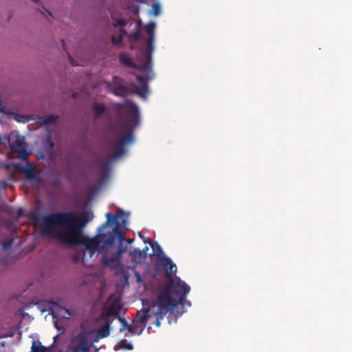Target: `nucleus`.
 <instances>
[{
  "instance_id": "obj_1",
  "label": "nucleus",
  "mask_w": 352,
  "mask_h": 352,
  "mask_svg": "<svg viewBox=\"0 0 352 352\" xmlns=\"http://www.w3.org/2000/svg\"><path fill=\"white\" fill-rule=\"evenodd\" d=\"M106 217L107 221L98 229V234L92 238L85 235L83 232L84 227L94 218L90 212H84L80 217L73 212L40 215L36 219V223L43 234L54 237L63 245L70 247L82 245L81 259L84 265H90L87 263L88 258H92L96 253L103 252V265L113 268L121 264L120 256L126 251L125 249L116 251L113 245L116 240L120 243L124 240L122 230L128 224V214L125 215L122 210L118 209L116 215L107 212Z\"/></svg>"
},
{
  "instance_id": "obj_2",
  "label": "nucleus",
  "mask_w": 352,
  "mask_h": 352,
  "mask_svg": "<svg viewBox=\"0 0 352 352\" xmlns=\"http://www.w3.org/2000/svg\"><path fill=\"white\" fill-rule=\"evenodd\" d=\"M155 23H150L146 25L144 32L147 38H142L143 45L141 47L140 54L138 57V69L143 74L142 76L136 75L137 82H131L130 87L124 85H118L114 89V94L118 96H124L129 92L137 94L141 98L146 99L148 93V81L151 78V57L154 51V34Z\"/></svg>"
},
{
  "instance_id": "obj_3",
  "label": "nucleus",
  "mask_w": 352,
  "mask_h": 352,
  "mask_svg": "<svg viewBox=\"0 0 352 352\" xmlns=\"http://www.w3.org/2000/svg\"><path fill=\"white\" fill-rule=\"evenodd\" d=\"M176 307V300L170 299L165 294H158L153 299L152 305L149 308H144L138 311L136 318L133 320L131 324L129 325L124 318L118 316V319L121 323L120 331L128 329L133 334L140 335L144 329V323L153 316L156 318V326L160 327V321L164 316L168 313L171 314Z\"/></svg>"
},
{
  "instance_id": "obj_4",
  "label": "nucleus",
  "mask_w": 352,
  "mask_h": 352,
  "mask_svg": "<svg viewBox=\"0 0 352 352\" xmlns=\"http://www.w3.org/2000/svg\"><path fill=\"white\" fill-rule=\"evenodd\" d=\"M118 107L123 108L126 115L120 126L119 140L112 146L113 156L111 160L122 157L125 153L124 147L133 142V131L139 124L140 120L137 104L126 101L124 104H118Z\"/></svg>"
},
{
  "instance_id": "obj_5",
  "label": "nucleus",
  "mask_w": 352,
  "mask_h": 352,
  "mask_svg": "<svg viewBox=\"0 0 352 352\" xmlns=\"http://www.w3.org/2000/svg\"><path fill=\"white\" fill-rule=\"evenodd\" d=\"M120 308L111 306L106 314L102 316L104 320V324L98 329H94L89 331H82L73 338L70 344L71 352H91L90 345L98 342L100 339L106 338L109 335L110 324L113 320L111 316L118 318Z\"/></svg>"
},
{
  "instance_id": "obj_6",
  "label": "nucleus",
  "mask_w": 352,
  "mask_h": 352,
  "mask_svg": "<svg viewBox=\"0 0 352 352\" xmlns=\"http://www.w3.org/2000/svg\"><path fill=\"white\" fill-rule=\"evenodd\" d=\"M190 287L179 278L176 277L171 280L169 288L164 290L160 294L167 295L170 299L177 300V305L179 302L182 303L186 296L189 293Z\"/></svg>"
},
{
  "instance_id": "obj_7",
  "label": "nucleus",
  "mask_w": 352,
  "mask_h": 352,
  "mask_svg": "<svg viewBox=\"0 0 352 352\" xmlns=\"http://www.w3.org/2000/svg\"><path fill=\"white\" fill-rule=\"evenodd\" d=\"M9 144L10 153L8 154L10 158L18 157L24 160L28 155L25 145L24 137L20 135L17 132H12L7 138Z\"/></svg>"
},
{
  "instance_id": "obj_8",
  "label": "nucleus",
  "mask_w": 352,
  "mask_h": 352,
  "mask_svg": "<svg viewBox=\"0 0 352 352\" xmlns=\"http://www.w3.org/2000/svg\"><path fill=\"white\" fill-rule=\"evenodd\" d=\"M50 313L53 316L55 327L58 331L63 332L64 329L58 326V318L65 319L69 318L72 316L71 312L68 309L60 306L58 302H52V307L50 308Z\"/></svg>"
},
{
  "instance_id": "obj_9",
  "label": "nucleus",
  "mask_w": 352,
  "mask_h": 352,
  "mask_svg": "<svg viewBox=\"0 0 352 352\" xmlns=\"http://www.w3.org/2000/svg\"><path fill=\"white\" fill-rule=\"evenodd\" d=\"M25 174L26 180L29 182L33 186L38 187L43 184V180L42 177L34 173L32 165L28 163L21 170Z\"/></svg>"
},
{
  "instance_id": "obj_10",
  "label": "nucleus",
  "mask_w": 352,
  "mask_h": 352,
  "mask_svg": "<svg viewBox=\"0 0 352 352\" xmlns=\"http://www.w3.org/2000/svg\"><path fill=\"white\" fill-rule=\"evenodd\" d=\"M160 264L164 266H168L169 268L166 270V276L170 278L173 274H175L177 272V267L173 263L172 260L167 257L166 255H163L161 258Z\"/></svg>"
},
{
  "instance_id": "obj_11",
  "label": "nucleus",
  "mask_w": 352,
  "mask_h": 352,
  "mask_svg": "<svg viewBox=\"0 0 352 352\" xmlns=\"http://www.w3.org/2000/svg\"><path fill=\"white\" fill-rule=\"evenodd\" d=\"M131 260L135 264L140 263L146 258V253L135 249L129 253Z\"/></svg>"
},
{
  "instance_id": "obj_12",
  "label": "nucleus",
  "mask_w": 352,
  "mask_h": 352,
  "mask_svg": "<svg viewBox=\"0 0 352 352\" xmlns=\"http://www.w3.org/2000/svg\"><path fill=\"white\" fill-rule=\"evenodd\" d=\"M151 246L153 249V254L159 256L161 259L162 256L164 254L160 245L157 242H153L151 243Z\"/></svg>"
},
{
  "instance_id": "obj_13",
  "label": "nucleus",
  "mask_w": 352,
  "mask_h": 352,
  "mask_svg": "<svg viewBox=\"0 0 352 352\" xmlns=\"http://www.w3.org/2000/svg\"><path fill=\"white\" fill-rule=\"evenodd\" d=\"M93 109L96 116H101L105 111L104 105L100 103H94Z\"/></svg>"
},
{
  "instance_id": "obj_14",
  "label": "nucleus",
  "mask_w": 352,
  "mask_h": 352,
  "mask_svg": "<svg viewBox=\"0 0 352 352\" xmlns=\"http://www.w3.org/2000/svg\"><path fill=\"white\" fill-rule=\"evenodd\" d=\"M126 34L123 29L120 30L119 36L117 38L116 36H112V42L116 45H119L122 41V36Z\"/></svg>"
},
{
  "instance_id": "obj_15",
  "label": "nucleus",
  "mask_w": 352,
  "mask_h": 352,
  "mask_svg": "<svg viewBox=\"0 0 352 352\" xmlns=\"http://www.w3.org/2000/svg\"><path fill=\"white\" fill-rule=\"evenodd\" d=\"M120 60L122 63L127 66H131L133 64V60L129 56L124 54H122L120 56Z\"/></svg>"
},
{
  "instance_id": "obj_16",
  "label": "nucleus",
  "mask_w": 352,
  "mask_h": 352,
  "mask_svg": "<svg viewBox=\"0 0 352 352\" xmlns=\"http://www.w3.org/2000/svg\"><path fill=\"white\" fill-rule=\"evenodd\" d=\"M161 13V6L159 3H155L153 6L152 10L150 14L157 16Z\"/></svg>"
},
{
  "instance_id": "obj_17",
  "label": "nucleus",
  "mask_w": 352,
  "mask_h": 352,
  "mask_svg": "<svg viewBox=\"0 0 352 352\" xmlns=\"http://www.w3.org/2000/svg\"><path fill=\"white\" fill-rule=\"evenodd\" d=\"M12 116L15 120H16L19 122H26L28 121V119L26 117L23 116L21 115L12 114Z\"/></svg>"
},
{
  "instance_id": "obj_18",
  "label": "nucleus",
  "mask_w": 352,
  "mask_h": 352,
  "mask_svg": "<svg viewBox=\"0 0 352 352\" xmlns=\"http://www.w3.org/2000/svg\"><path fill=\"white\" fill-rule=\"evenodd\" d=\"M56 119H57V117H56V116H48L44 119L43 123L45 124H54L56 122Z\"/></svg>"
},
{
  "instance_id": "obj_19",
  "label": "nucleus",
  "mask_w": 352,
  "mask_h": 352,
  "mask_svg": "<svg viewBox=\"0 0 352 352\" xmlns=\"http://www.w3.org/2000/svg\"><path fill=\"white\" fill-rule=\"evenodd\" d=\"M121 348L131 350L133 349V346L131 343H127L126 341H122L120 343Z\"/></svg>"
},
{
  "instance_id": "obj_20",
  "label": "nucleus",
  "mask_w": 352,
  "mask_h": 352,
  "mask_svg": "<svg viewBox=\"0 0 352 352\" xmlns=\"http://www.w3.org/2000/svg\"><path fill=\"white\" fill-rule=\"evenodd\" d=\"M12 243H13V240L11 239L8 241L3 242L2 243V247L4 250H7L12 246Z\"/></svg>"
},
{
  "instance_id": "obj_21",
  "label": "nucleus",
  "mask_w": 352,
  "mask_h": 352,
  "mask_svg": "<svg viewBox=\"0 0 352 352\" xmlns=\"http://www.w3.org/2000/svg\"><path fill=\"white\" fill-rule=\"evenodd\" d=\"M32 352H40V347L36 344V342L33 341L32 346Z\"/></svg>"
},
{
  "instance_id": "obj_22",
  "label": "nucleus",
  "mask_w": 352,
  "mask_h": 352,
  "mask_svg": "<svg viewBox=\"0 0 352 352\" xmlns=\"http://www.w3.org/2000/svg\"><path fill=\"white\" fill-rule=\"evenodd\" d=\"M126 24V22L125 20L123 19H119L116 21V23H114L115 26L119 25L121 27L124 26Z\"/></svg>"
},
{
  "instance_id": "obj_23",
  "label": "nucleus",
  "mask_w": 352,
  "mask_h": 352,
  "mask_svg": "<svg viewBox=\"0 0 352 352\" xmlns=\"http://www.w3.org/2000/svg\"><path fill=\"white\" fill-rule=\"evenodd\" d=\"M134 273H135V278H136V282L142 283L143 281V280L141 278V276L139 274V272H138L137 271H135Z\"/></svg>"
},
{
  "instance_id": "obj_24",
  "label": "nucleus",
  "mask_w": 352,
  "mask_h": 352,
  "mask_svg": "<svg viewBox=\"0 0 352 352\" xmlns=\"http://www.w3.org/2000/svg\"><path fill=\"white\" fill-rule=\"evenodd\" d=\"M133 38H134L135 39L138 40V39L140 38V33H139V32H135V33L134 34V35H133Z\"/></svg>"
},
{
  "instance_id": "obj_25",
  "label": "nucleus",
  "mask_w": 352,
  "mask_h": 352,
  "mask_svg": "<svg viewBox=\"0 0 352 352\" xmlns=\"http://www.w3.org/2000/svg\"><path fill=\"white\" fill-rule=\"evenodd\" d=\"M47 143L50 144V147H53L54 143L52 142V141L50 138H47Z\"/></svg>"
},
{
  "instance_id": "obj_26",
  "label": "nucleus",
  "mask_w": 352,
  "mask_h": 352,
  "mask_svg": "<svg viewBox=\"0 0 352 352\" xmlns=\"http://www.w3.org/2000/svg\"><path fill=\"white\" fill-rule=\"evenodd\" d=\"M79 260H80V256L79 255H76V256H74V261L75 262H78Z\"/></svg>"
},
{
  "instance_id": "obj_27",
  "label": "nucleus",
  "mask_w": 352,
  "mask_h": 352,
  "mask_svg": "<svg viewBox=\"0 0 352 352\" xmlns=\"http://www.w3.org/2000/svg\"><path fill=\"white\" fill-rule=\"evenodd\" d=\"M135 329L137 331H140V330L141 329L140 324H139L138 325L135 326Z\"/></svg>"
},
{
  "instance_id": "obj_28",
  "label": "nucleus",
  "mask_w": 352,
  "mask_h": 352,
  "mask_svg": "<svg viewBox=\"0 0 352 352\" xmlns=\"http://www.w3.org/2000/svg\"><path fill=\"white\" fill-rule=\"evenodd\" d=\"M186 303L188 306H190V302L189 301H186Z\"/></svg>"
},
{
  "instance_id": "obj_29",
  "label": "nucleus",
  "mask_w": 352,
  "mask_h": 352,
  "mask_svg": "<svg viewBox=\"0 0 352 352\" xmlns=\"http://www.w3.org/2000/svg\"><path fill=\"white\" fill-rule=\"evenodd\" d=\"M95 352H98V349L95 346Z\"/></svg>"
},
{
  "instance_id": "obj_30",
  "label": "nucleus",
  "mask_w": 352,
  "mask_h": 352,
  "mask_svg": "<svg viewBox=\"0 0 352 352\" xmlns=\"http://www.w3.org/2000/svg\"><path fill=\"white\" fill-rule=\"evenodd\" d=\"M139 235H140V236L141 238H142V237H143V236H142V235L140 233H139Z\"/></svg>"
},
{
  "instance_id": "obj_31",
  "label": "nucleus",
  "mask_w": 352,
  "mask_h": 352,
  "mask_svg": "<svg viewBox=\"0 0 352 352\" xmlns=\"http://www.w3.org/2000/svg\"><path fill=\"white\" fill-rule=\"evenodd\" d=\"M144 243H146V242H147V241H146V239H144Z\"/></svg>"
},
{
  "instance_id": "obj_32",
  "label": "nucleus",
  "mask_w": 352,
  "mask_h": 352,
  "mask_svg": "<svg viewBox=\"0 0 352 352\" xmlns=\"http://www.w3.org/2000/svg\"><path fill=\"white\" fill-rule=\"evenodd\" d=\"M132 242V240H129V243H131Z\"/></svg>"
}]
</instances>
